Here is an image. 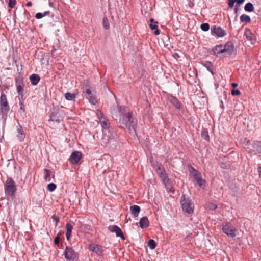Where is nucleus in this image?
I'll list each match as a JSON object with an SVG mask.
<instances>
[{"instance_id": "obj_35", "label": "nucleus", "mask_w": 261, "mask_h": 261, "mask_svg": "<svg viewBox=\"0 0 261 261\" xmlns=\"http://www.w3.org/2000/svg\"><path fill=\"white\" fill-rule=\"evenodd\" d=\"M96 115L99 119V121H100L101 119L106 118V117L104 116L103 112L99 109L97 110Z\"/></svg>"}, {"instance_id": "obj_47", "label": "nucleus", "mask_w": 261, "mask_h": 261, "mask_svg": "<svg viewBox=\"0 0 261 261\" xmlns=\"http://www.w3.org/2000/svg\"><path fill=\"white\" fill-rule=\"evenodd\" d=\"M60 237L58 235L55 238V239H54V243L56 245H58L60 243Z\"/></svg>"}, {"instance_id": "obj_22", "label": "nucleus", "mask_w": 261, "mask_h": 261, "mask_svg": "<svg viewBox=\"0 0 261 261\" xmlns=\"http://www.w3.org/2000/svg\"><path fill=\"white\" fill-rule=\"evenodd\" d=\"M130 210L133 217H136L140 212V207L138 205H135L130 206Z\"/></svg>"}, {"instance_id": "obj_33", "label": "nucleus", "mask_w": 261, "mask_h": 261, "mask_svg": "<svg viewBox=\"0 0 261 261\" xmlns=\"http://www.w3.org/2000/svg\"><path fill=\"white\" fill-rule=\"evenodd\" d=\"M102 24L106 29H108L110 28V24L108 19L107 17H104L102 20Z\"/></svg>"}, {"instance_id": "obj_42", "label": "nucleus", "mask_w": 261, "mask_h": 261, "mask_svg": "<svg viewBox=\"0 0 261 261\" xmlns=\"http://www.w3.org/2000/svg\"><path fill=\"white\" fill-rule=\"evenodd\" d=\"M231 94L233 96L239 95L241 93L238 89H233L231 91Z\"/></svg>"}, {"instance_id": "obj_28", "label": "nucleus", "mask_w": 261, "mask_h": 261, "mask_svg": "<svg viewBox=\"0 0 261 261\" xmlns=\"http://www.w3.org/2000/svg\"><path fill=\"white\" fill-rule=\"evenodd\" d=\"M244 9L247 12H252L254 10V7L253 4L251 3H247L244 7Z\"/></svg>"}, {"instance_id": "obj_26", "label": "nucleus", "mask_w": 261, "mask_h": 261, "mask_svg": "<svg viewBox=\"0 0 261 261\" xmlns=\"http://www.w3.org/2000/svg\"><path fill=\"white\" fill-rule=\"evenodd\" d=\"M245 35L249 40H252L254 37L253 34H252L249 29H246L245 31Z\"/></svg>"}, {"instance_id": "obj_27", "label": "nucleus", "mask_w": 261, "mask_h": 261, "mask_svg": "<svg viewBox=\"0 0 261 261\" xmlns=\"http://www.w3.org/2000/svg\"><path fill=\"white\" fill-rule=\"evenodd\" d=\"M64 96L66 100L71 101L75 98L76 95L74 93L67 92L65 94Z\"/></svg>"}, {"instance_id": "obj_23", "label": "nucleus", "mask_w": 261, "mask_h": 261, "mask_svg": "<svg viewBox=\"0 0 261 261\" xmlns=\"http://www.w3.org/2000/svg\"><path fill=\"white\" fill-rule=\"evenodd\" d=\"M66 236L67 240H69L73 229V226L70 223H67L66 225Z\"/></svg>"}, {"instance_id": "obj_32", "label": "nucleus", "mask_w": 261, "mask_h": 261, "mask_svg": "<svg viewBox=\"0 0 261 261\" xmlns=\"http://www.w3.org/2000/svg\"><path fill=\"white\" fill-rule=\"evenodd\" d=\"M202 137L206 141H209L210 137L208 133V131L206 129H203L201 132Z\"/></svg>"}, {"instance_id": "obj_15", "label": "nucleus", "mask_w": 261, "mask_h": 261, "mask_svg": "<svg viewBox=\"0 0 261 261\" xmlns=\"http://www.w3.org/2000/svg\"><path fill=\"white\" fill-rule=\"evenodd\" d=\"M60 118L59 109L54 108L53 111L51 112L49 120L59 123L60 122Z\"/></svg>"}, {"instance_id": "obj_38", "label": "nucleus", "mask_w": 261, "mask_h": 261, "mask_svg": "<svg viewBox=\"0 0 261 261\" xmlns=\"http://www.w3.org/2000/svg\"><path fill=\"white\" fill-rule=\"evenodd\" d=\"M16 4V0H9V3H8V7L12 9V8H14Z\"/></svg>"}, {"instance_id": "obj_19", "label": "nucleus", "mask_w": 261, "mask_h": 261, "mask_svg": "<svg viewBox=\"0 0 261 261\" xmlns=\"http://www.w3.org/2000/svg\"><path fill=\"white\" fill-rule=\"evenodd\" d=\"M139 225L142 229L147 228L149 225L148 218L145 216L141 218L139 221Z\"/></svg>"}, {"instance_id": "obj_18", "label": "nucleus", "mask_w": 261, "mask_h": 261, "mask_svg": "<svg viewBox=\"0 0 261 261\" xmlns=\"http://www.w3.org/2000/svg\"><path fill=\"white\" fill-rule=\"evenodd\" d=\"M17 131L18 133L17 137L19 141L20 142L23 141L25 137V135L22 126L19 124H18V126H17Z\"/></svg>"}, {"instance_id": "obj_21", "label": "nucleus", "mask_w": 261, "mask_h": 261, "mask_svg": "<svg viewBox=\"0 0 261 261\" xmlns=\"http://www.w3.org/2000/svg\"><path fill=\"white\" fill-rule=\"evenodd\" d=\"M32 85H36L39 82L40 77L38 74H32L29 77Z\"/></svg>"}, {"instance_id": "obj_34", "label": "nucleus", "mask_w": 261, "mask_h": 261, "mask_svg": "<svg viewBox=\"0 0 261 261\" xmlns=\"http://www.w3.org/2000/svg\"><path fill=\"white\" fill-rule=\"evenodd\" d=\"M148 246L150 249H154L156 246V244L153 239H150L148 242Z\"/></svg>"}, {"instance_id": "obj_11", "label": "nucleus", "mask_w": 261, "mask_h": 261, "mask_svg": "<svg viewBox=\"0 0 261 261\" xmlns=\"http://www.w3.org/2000/svg\"><path fill=\"white\" fill-rule=\"evenodd\" d=\"M15 85L18 93H23L24 84L22 77L19 76L15 78Z\"/></svg>"}, {"instance_id": "obj_40", "label": "nucleus", "mask_w": 261, "mask_h": 261, "mask_svg": "<svg viewBox=\"0 0 261 261\" xmlns=\"http://www.w3.org/2000/svg\"><path fill=\"white\" fill-rule=\"evenodd\" d=\"M204 66L207 68V70L210 71L212 74H213V71L211 68V63L210 62H207L205 64Z\"/></svg>"}, {"instance_id": "obj_37", "label": "nucleus", "mask_w": 261, "mask_h": 261, "mask_svg": "<svg viewBox=\"0 0 261 261\" xmlns=\"http://www.w3.org/2000/svg\"><path fill=\"white\" fill-rule=\"evenodd\" d=\"M201 29L203 31H207L210 29V25L207 23H202L200 25Z\"/></svg>"}, {"instance_id": "obj_53", "label": "nucleus", "mask_w": 261, "mask_h": 261, "mask_svg": "<svg viewBox=\"0 0 261 261\" xmlns=\"http://www.w3.org/2000/svg\"><path fill=\"white\" fill-rule=\"evenodd\" d=\"M211 208L215 210L217 208V205L213 204Z\"/></svg>"}, {"instance_id": "obj_13", "label": "nucleus", "mask_w": 261, "mask_h": 261, "mask_svg": "<svg viewBox=\"0 0 261 261\" xmlns=\"http://www.w3.org/2000/svg\"><path fill=\"white\" fill-rule=\"evenodd\" d=\"M158 173L160 177L162 179L164 183L167 182L169 180L167 174L166 173L164 169L161 168V165L160 164L157 169Z\"/></svg>"}, {"instance_id": "obj_36", "label": "nucleus", "mask_w": 261, "mask_h": 261, "mask_svg": "<svg viewBox=\"0 0 261 261\" xmlns=\"http://www.w3.org/2000/svg\"><path fill=\"white\" fill-rule=\"evenodd\" d=\"M57 188V186L54 183H50L47 185V190L50 192H53Z\"/></svg>"}, {"instance_id": "obj_6", "label": "nucleus", "mask_w": 261, "mask_h": 261, "mask_svg": "<svg viewBox=\"0 0 261 261\" xmlns=\"http://www.w3.org/2000/svg\"><path fill=\"white\" fill-rule=\"evenodd\" d=\"M222 230L228 236L234 238L236 236L235 228L229 222H226L223 225Z\"/></svg>"}, {"instance_id": "obj_24", "label": "nucleus", "mask_w": 261, "mask_h": 261, "mask_svg": "<svg viewBox=\"0 0 261 261\" xmlns=\"http://www.w3.org/2000/svg\"><path fill=\"white\" fill-rule=\"evenodd\" d=\"M213 51L214 54L217 56L218 57L219 54L224 53L223 49V45H216L213 49Z\"/></svg>"}, {"instance_id": "obj_9", "label": "nucleus", "mask_w": 261, "mask_h": 261, "mask_svg": "<svg viewBox=\"0 0 261 261\" xmlns=\"http://www.w3.org/2000/svg\"><path fill=\"white\" fill-rule=\"evenodd\" d=\"M108 229L111 232H115L117 237H120L123 240L125 239L122 231L118 226L115 225H110L108 227Z\"/></svg>"}, {"instance_id": "obj_44", "label": "nucleus", "mask_w": 261, "mask_h": 261, "mask_svg": "<svg viewBox=\"0 0 261 261\" xmlns=\"http://www.w3.org/2000/svg\"><path fill=\"white\" fill-rule=\"evenodd\" d=\"M18 99L19 100V102H24V95L23 93H18Z\"/></svg>"}, {"instance_id": "obj_31", "label": "nucleus", "mask_w": 261, "mask_h": 261, "mask_svg": "<svg viewBox=\"0 0 261 261\" xmlns=\"http://www.w3.org/2000/svg\"><path fill=\"white\" fill-rule=\"evenodd\" d=\"M44 172L45 173V175H44V179L46 181H50V171L47 169H44Z\"/></svg>"}, {"instance_id": "obj_2", "label": "nucleus", "mask_w": 261, "mask_h": 261, "mask_svg": "<svg viewBox=\"0 0 261 261\" xmlns=\"http://www.w3.org/2000/svg\"><path fill=\"white\" fill-rule=\"evenodd\" d=\"M106 134L102 132V142L105 146H116L117 144V136L112 128L107 130Z\"/></svg>"}, {"instance_id": "obj_7", "label": "nucleus", "mask_w": 261, "mask_h": 261, "mask_svg": "<svg viewBox=\"0 0 261 261\" xmlns=\"http://www.w3.org/2000/svg\"><path fill=\"white\" fill-rule=\"evenodd\" d=\"M234 45L231 41H228L224 45H223V52L226 54V56H231L234 51Z\"/></svg>"}, {"instance_id": "obj_8", "label": "nucleus", "mask_w": 261, "mask_h": 261, "mask_svg": "<svg viewBox=\"0 0 261 261\" xmlns=\"http://www.w3.org/2000/svg\"><path fill=\"white\" fill-rule=\"evenodd\" d=\"M211 31L212 34H215L219 37H223L226 34L225 31L219 26H213L211 28Z\"/></svg>"}, {"instance_id": "obj_3", "label": "nucleus", "mask_w": 261, "mask_h": 261, "mask_svg": "<svg viewBox=\"0 0 261 261\" xmlns=\"http://www.w3.org/2000/svg\"><path fill=\"white\" fill-rule=\"evenodd\" d=\"M180 203L184 212L189 214L193 212L194 207L193 203L191 202L190 198H186L184 194L181 196Z\"/></svg>"}, {"instance_id": "obj_46", "label": "nucleus", "mask_w": 261, "mask_h": 261, "mask_svg": "<svg viewBox=\"0 0 261 261\" xmlns=\"http://www.w3.org/2000/svg\"><path fill=\"white\" fill-rule=\"evenodd\" d=\"M228 5L230 8H232L234 6V3L236 2V0H228Z\"/></svg>"}, {"instance_id": "obj_10", "label": "nucleus", "mask_w": 261, "mask_h": 261, "mask_svg": "<svg viewBox=\"0 0 261 261\" xmlns=\"http://www.w3.org/2000/svg\"><path fill=\"white\" fill-rule=\"evenodd\" d=\"M64 254L67 260H73L76 257L74 250L71 247L68 246H66Z\"/></svg>"}, {"instance_id": "obj_17", "label": "nucleus", "mask_w": 261, "mask_h": 261, "mask_svg": "<svg viewBox=\"0 0 261 261\" xmlns=\"http://www.w3.org/2000/svg\"><path fill=\"white\" fill-rule=\"evenodd\" d=\"M90 250L95 252L100 255L102 253V250L101 246L97 244H90L89 246Z\"/></svg>"}, {"instance_id": "obj_20", "label": "nucleus", "mask_w": 261, "mask_h": 261, "mask_svg": "<svg viewBox=\"0 0 261 261\" xmlns=\"http://www.w3.org/2000/svg\"><path fill=\"white\" fill-rule=\"evenodd\" d=\"M150 24L149 25L150 28L151 30H155L154 34L158 35L160 34V31L158 30V22L155 21L153 18L150 19Z\"/></svg>"}, {"instance_id": "obj_41", "label": "nucleus", "mask_w": 261, "mask_h": 261, "mask_svg": "<svg viewBox=\"0 0 261 261\" xmlns=\"http://www.w3.org/2000/svg\"><path fill=\"white\" fill-rule=\"evenodd\" d=\"M20 105V110L19 112L20 113H24L25 112V106L24 105V102H19Z\"/></svg>"}, {"instance_id": "obj_12", "label": "nucleus", "mask_w": 261, "mask_h": 261, "mask_svg": "<svg viewBox=\"0 0 261 261\" xmlns=\"http://www.w3.org/2000/svg\"><path fill=\"white\" fill-rule=\"evenodd\" d=\"M82 158V153L79 151H74L72 153L69 158L70 162L75 164L77 163Z\"/></svg>"}, {"instance_id": "obj_5", "label": "nucleus", "mask_w": 261, "mask_h": 261, "mask_svg": "<svg viewBox=\"0 0 261 261\" xmlns=\"http://www.w3.org/2000/svg\"><path fill=\"white\" fill-rule=\"evenodd\" d=\"M1 111L2 115L7 116L10 110L6 95L4 93L1 94L0 99Z\"/></svg>"}, {"instance_id": "obj_48", "label": "nucleus", "mask_w": 261, "mask_h": 261, "mask_svg": "<svg viewBox=\"0 0 261 261\" xmlns=\"http://www.w3.org/2000/svg\"><path fill=\"white\" fill-rule=\"evenodd\" d=\"M257 172L258 173V176H259V178H261V166L258 167Z\"/></svg>"}, {"instance_id": "obj_49", "label": "nucleus", "mask_w": 261, "mask_h": 261, "mask_svg": "<svg viewBox=\"0 0 261 261\" xmlns=\"http://www.w3.org/2000/svg\"><path fill=\"white\" fill-rule=\"evenodd\" d=\"M195 179V180L196 181V179L197 178H198L199 177H200L201 176V174H195V173H193V175Z\"/></svg>"}, {"instance_id": "obj_29", "label": "nucleus", "mask_w": 261, "mask_h": 261, "mask_svg": "<svg viewBox=\"0 0 261 261\" xmlns=\"http://www.w3.org/2000/svg\"><path fill=\"white\" fill-rule=\"evenodd\" d=\"M50 14V11H45L43 13H37L35 15L36 18L39 19L43 17L44 16L48 15Z\"/></svg>"}, {"instance_id": "obj_54", "label": "nucleus", "mask_w": 261, "mask_h": 261, "mask_svg": "<svg viewBox=\"0 0 261 261\" xmlns=\"http://www.w3.org/2000/svg\"><path fill=\"white\" fill-rule=\"evenodd\" d=\"M237 5L236 6V8L234 9V12L236 14L238 13V9L237 8Z\"/></svg>"}, {"instance_id": "obj_1", "label": "nucleus", "mask_w": 261, "mask_h": 261, "mask_svg": "<svg viewBox=\"0 0 261 261\" xmlns=\"http://www.w3.org/2000/svg\"><path fill=\"white\" fill-rule=\"evenodd\" d=\"M119 123L121 127L127 128L131 134H136L137 120L133 116L132 113L128 111L126 108H124L122 112Z\"/></svg>"}, {"instance_id": "obj_30", "label": "nucleus", "mask_w": 261, "mask_h": 261, "mask_svg": "<svg viewBox=\"0 0 261 261\" xmlns=\"http://www.w3.org/2000/svg\"><path fill=\"white\" fill-rule=\"evenodd\" d=\"M171 102L176 108L179 109L180 108V104L178 100L176 97H172L171 99Z\"/></svg>"}, {"instance_id": "obj_25", "label": "nucleus", "mask_w": 261, "mask_h": 261, "mask_svg": "<svg viewBox=\"0 0 261 261\" xmlns=\"http://www.w3.org/2000/svg\"><path fill=\"white\" fill-rule=\"evenodd\" d=\"M240 21L241 22L249 23L251 22V18L250 16L247 15L243 14L240 16Z\"/></svg>"}, {"instance_id": "obj_52", "label": "nucleus", "mask_w": 261, "mask_h": 261, "mask_svg": "<svg viewBox=\"0 0 261 261\" xmlns=\"http://www.w3.org/2000/svg\"><path fill=\"white\" fill-rule=\"evenodd\" d=\"M231 86H232V87L235 88L237 86H238V84L237 83H232Z\"/></svg>"}, {"instance_id": "obj_4", "label": "nucleus", "mask_w": 261, "mask_h": 261, "mask_svg": "<svg viewBox=\"0 0 261 261\" xmlns=\"http://www.w3.org/2000/svg\"><path fill=\"white\" fill-rule=\"evenodd\" d=\"M17 190L16 186L12 178H8L5 184V191L8 195L12 196Z\"/></svg>"}, {"instance_id": "obj_50", "label": "nucleus", "mask_w": 261, "mask_h": 261, "mask_svg": "<svg viewBox=\"0 0 261 261\" xmlns=\"http://www.w3.org/2000/svg\"><path fill=\"white\" fill-rule=\"evenodd\" d=\"M245 0H236L237 5H240L244 3Z\"/></svg>"}, {"instance_id": "obj_16", "label": "nucleus", "mask_w": 261, "mask_h": 261, "mask_svg": "<svg viewBox=\"0 0 261 261\" xmlns=\"http://www.w3.org/2000/svg\"><path fill=\"white\" fill-rule=\"evenodd\" d=\"M99 123L102 127V132H104L105 134L106 133L108 132V129L112 128L111 127L109 121L107 118L101 119L100 121H99Z\"/></svg>"}, {"instance_id": "obj_14", "label": "nucleus", "mask_w": 261, "mask_h": 261, "mask_svg": "<svg viewBox=\"0 0 261 261\" xmlns=\"http://www.w3.org/2000/svg\"><path fill=\"white\" fill-rule=\"evenodd\" d=\"M85 93L87 95L86 98L88 99L89 102L95 105L97 102L95 95L92 93V91L89 89H87Z\"/></svg>"}, {"instance_id": "obj_51", "label": "nucleus", "mask_w": 261, "mask_h": 261, "mask_svg": "<svg viewBox=\"0 0 261 261\" xmlns=\"http://www.w3.org/2000/svg\"><path fill=\"white\" fill-rule=\"evenodd\" d=\"M32 5V3L31 1H29V2H28L27 3V6H31Z\"/></svg>"}, {"instance_id": "obj_45", "label": "nucleus", "mask_w": 261, "mask_h": 261, "mask_svg": "<svg viewBox=\"0 0 261 261\" xmlns=\"http://www.w3.org/2000/svg\"><path fill=\"white\" fill-rule=\"evenodd\" d=\"M191 170L190 171V173L193 175V173L197 174H200V173L195 169L193 167L191 166Z\"/></svg>"}, {"instance_id": "obj_39", "label": "nucleus", "mask_w": 261, "mask_h": 261, "mask_svg": "<svg viewBox=\"0 0 261 261\" xmlns=\"http://www.w3.org/2000/svg\"><path fill=\"white\" fill-rule=\"evenodd\" d=\"M196 181L199 186L201 187L203 185V183L205 182V180H203L201 176H200L196 179Z\"/></svg>"}, {"instance_id": "obj_43", "label": "nucleus", "mask_w": 261, "mask_h": 261, "mask_svg": "<svg viewBox=\"0 0 261 261\" xmlns=\"http://www.w3.org/2000/svg\"><path fill=\"white\" fill-rule=\"evenodd\" d=\"M51 218L53 219H54L55 220V221L56 222V226H57L58 224L59 223V222L60 221L59 217L58 216H56V215H54L51 217Z\"/></svg>"}]
</instances>
